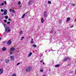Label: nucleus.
<instances>
[{
	"mask_svg": "<svg viewBox=\"0 0 76 76\" xmlns=\"http://www.w3.org/2000/svg\"><path fill=\"white\" fill-rule=\"evenodd\" d=\"M32 47L34 48L37 47V46L35 45H32Z\"/></svg>",
	"mask_w": 76,
	"mask_h": 76,
	"instance_id": "a878e982",
	"label": "nucleus"
},
{
	"mask_svg": "<svg viewBox=\"0 0 76 76\" xmlns=\"http://www.w3.org/2000/svg\"><path fill=\"white\" fill-rule=\"evenodd\" d=\"M72 6H75V4H72Z\"/></svg>",
	"mask_w": 76,
	"mask_h": 76,
	"instance_id": "e433bc0d",
	"label": "nucleus"
},
{
	"mask_svg": "<svg viewBox=\"0 0 76 76\" xmlns=\"http://www.w3.org/2000/svg\"><path fill=\"white\" fill-rule=\"evenodd\" d=\"M3 15V14H2V15Z\"/></svg>",
	"mask_w": 76,
	"mask_h": 76,
	"instance_id": "8fccbe9b",
	"label": "nucleus"
},
{
	"mask_svg": "<svg viewBox=\"0 0 76 76\" xmlns=\"http://www.w3.org/2000/svg\"><path fill=\"white\" fill-rule=\"evenodd\" d=\"M1 12H3L4 10H3V9H1Z\"/></svg>",
	"mask_w": 76,
	"mask_h": 76,
	"instance_id": "58836bf2",
	"label": "nucleus"
},
{
	"mask_svg": "<svg viewBox=\"0 0 76 76\" xmlns=\"http://www.w3.org/2000/svg\"><path fill=\"white\" fill-rule=\"evenodd\" d=\"M55 67H60V65L58 64V65H55Z\"/></svg>",
	"mask_w": 76,
	"mask_h": 76,
	"instance_id": "2eb2a0df",
	"label": "nucleus"
},
{
	"mask_svg": "<svg viewBox=\"0 0 76 76\" xmlns=\"http://www.w3.org/2000/svg\"><path fill=\"white\" fill-rule=\"evenodd\" d=\"M42 60H41L40 61V63H42Z\"/></svg>",
	"mask_w": 76,
	"mask_h": 76,
	"instance_id": "ea45409f",
	"label": "nucleus"
},
{
	"mask_svg": "<svg viewBox=\"0 0 76 76\" xmlns=\"http://www.w3.org/2000/svg\"><path fill=\"white\" fill-rule=\"evenodd\" d=\"M32 54V52H30L28 54V56H31Z\"/></svg>",
	"mask_w": 76,
	"mask_h": 76,
	"instance_id": "6ab92c4d",
	"label": "nucleus"
},
{
	"mask_svg": "<svg viewBox=\"0 0 76 76\" xmlns=\"http://www.w3.org/2000/svg\"><path fill=\"white\" fill-rule=\"evenodd\" d=\"M10 55H12V54H13V53H12V52H10Z\"/></svg>",
	"mask_w": 76,
	"mask_h": 76,
	"instance_id": "c85d7f7f",
	"label": "nucleus"
},
{
	"mask_svg": "<svg viewBox=\"0 0 76 76\" xmlns=\"http://www.w3.org/2000/svg\"><path fill=\"white\" fill-rule=\"evenodd\" d=\"M12 13H15L16 12L14 10H12Z\"/></svg>",
	"mask_w": 76,
	"mask_h": 76,
	"instance_id": "5701e85b",
	"label": "nucleus"
},
{
	"mask_svg": "<svg viewBox=\"0 0 76 76\" xmlns=\"http://www.w3.org/2000/svg\"><path fill=\"white\" fill-rule=\"evenodd\" d=\"M4 3L5 4H7V2H6V1H4Z\"/></svg>",
	"mask_w": 76,
	"mask_h": 76,
	"instance_id": "bb28decb",
	"label": "nucleus"
},
{
	"mask_svg": "<svg viewBox=\"0 0 76 76\" xmlns=\"http://www.w3.org/2000/svg\"><path fill=\"white\" fill-rule=\"evenodd\" d=\"M7 23L8 24H10V22H8Z\"/></svg>",
	"mask_w": 76,
	"mask_h": 76,
	"instance_id": "79ce46f5",
	"label": "nucleus"
},
{
	"mask_svg": "<svg viewBox=\"0 0 76 76\" xmlns=\"http://www.w3.org/2000/svg\"><path fill=\"white\" fill-rule=\"evenodd\" d=\"M5 32H4V34L5 35H6V33L8 32H10V30L9 27H7V28H5Z\"/></svg>",
	"mask_w": 76,
	"mask_h": 76,
	"instance_id": "f257e3e1",
	"label": "nucleus"
},
{
	"mask_svg": "<svg viewBox=\"0 0 76 76\" xmlns=\"http://www.w3.org/2000/svg\"><path fill=\"white\" fill-rule=\"evenodd\" d=\"M8 20L9 21H11V20L9 18L8 19Z\"/></svg>",
	"mask_w": 76,
	"mask_h": 76,
	"instance_id": "a19ab883",
	"label": "nucleus"
},
{
	"mask_svg": "<svg viewBox=\"0 0 76 76\" xmlns=\"http://www.w3.org/2000/svg\"><path fill=\"white\" fill-rule=\"evenodd\" d=\"M61 20H59V23H61Z\"/></svg>",
	"mask_w": 76,
	"mask_h": 76,
	"instance_id": "37998d69",
	"label": "nucleus"
},
{
	"mask_svg": "<svg viewBox=\"0 0 76 76\" xmlns=\"http://www.w3.org/2000/svg\"><path fill=\"white\" fill-rule=\"evenodd\" d=\"M4 4V3H2L0 4V6H3Z\"/></svg>",
	"mask_w": 76,
	"mask_h": 76,
	"instance_id": "f3484780",
	"label": "nucleus"
},
{
	"mask_svg": "<svg viewBox=\"0 0 76 76\" xmlns=\"http://www.w3.org/2000/svg\"><path fill=\"white\" fill-rule=\"evenodd\" d=\"M41 23H44V19L42 18L41 19Z\"/></svg>",
	"mask_w": 76,
	"mask_h": 76,
	"instance_id": "9d476101",
	"label": "nucleus"
},
{
	"mask_svg": "<svg viewBox=\"0 0 76 76\" xmlns=\"http://www.w3.org/2000/svg\"><path fill=\"white\" fill-rule=\"evenodd\" d=\"M31 44H33L34 43L33 39L32 38L31 39Z\"/></svg>",
	"mask_w": 76,
	"mask_h": 76,
	"instance_id": "dca6fc26",
	"label": "nucleus"
},
{
	"mask_svg": "<svg viewBox=\"0 0 76 76\" xmlns=\"http://www.w3.org/2000/svg\"><path fill=\"white\" fill-rule=\"evenodd\" d=\"M14 0V1H15V0Z\"/></svg>",
	"mask_w": 76,
	"mask_h": 76,
	"instance_id": "3c124183",
	"label": "nucleus"
},
{
	"mask_svg": "<svg viewBox=\"0 0 76 76\" xmlns=\"http://www.w3.org/2000/svg\"><path fill=\"white\" fill-rule=\"evenodd\" d=\"M32 69V67L31 66H28L26 68V71L27 72H29Z\"/></svg>",
	"mask_w": 76,
	"mask_h": 76,
	"instance_id": "f03ea898",
	"label": "nucleus"
},
{
	"mask_svg": "<svg viewBox=\"0 0 76 76\" xmlns=\"http://www.w3.org/2000/svg\"><path fill=\"white\" fill-rule=\"evenodd\" d=\"M3 69H0V74H2V73H3Z\"/></svg>",
	"mask_w": 76,
	"mask_h": 76,
	"instance_id": "423d86ee",
	"label": "nucleus"
},
{
	"mask_svg": "<svg viewBox=\"0 0 76 76\" xmlns=\"http://www.w3.org/2000/svg\"><path fill=\"white\" fill-rule=\"evenodd\" d=\"M4 27L5 28H6L8 27H7V25H6L5 24H4Z\"/></svg>",
	"mask_w": 76,
	"mask_h": 76,
	"instance_id": "f8f14e48",
	"label": "nucleus"
},
{
	"mask_svg": "<svg viewBox=\"0 0 76 76\" xmlns=\"http://www.w3.org/2000/svg\"><path fill=\"white\" fill-rule=\"evenodd\" d=\"M43 64H45V63L44 62L43 63Z\"/></svg>",
	"mask_w": 76,
	"mask_h": 76,
	"instance_id": "49530a36",
	"label": "nucleus"
},
{
	"mask_svg": "<svg viewBox=\"0 0 76 76\" xmlns=\"http://www.w3.org/2000/svg\"><path fill=\"white\" fill-rule=\"evenodd\" d=\"M44 15L45 18H46V17H47V12H46L45 11L44 12Z\"/></svg>",
	"mask_w": 76,
	"mask_h": 76,
	"instance_id": "39448f33",
	"label": "nucleus"
},
{
	"mask_svg": "<svg viewBox=\"0 0 76 76\" xmlns=\"http://www.w3.org/2000/svg\"><path fill=\"white\" fill-rule=\"evenodd\" d=\"M25 13L23 14L22 17V18H24V17H25Z\"/></svg>",
	"mask_w": 76,
	"mask_h": 76,
	"instance_id": "a211bd4d",
	"label": "nucleus"
},
{
	"mask_svg": "<svg viewBox=\"0 0 76 76\" xmlns=\"http://www.w3.org/2000/svg\"><path fill=\"white\" fill-rule=\"evenodd\" d=\"M48 4H51V2L50 1H48Z\"/></svg>",
	"mask_w": 76,
	"mask_h": 76,
	"instance_id": "4be33fe9",
	"label": "nucleus"
},
{
	"mask_svg": "<svg viewBox=\"0 0 76 76\" xmlns=\"http://www.w3.org/2000/svg\"><path fill=\"white\" fill-rule=\"evenodd\" d=\"M75 75H76V70L75 71Z\"/></svg>",
	"mask_w": 76,
	"mask_h": 76,
	"instance_id": "c03bdc74",
	"label": "nucleus"
},
{
	"mask_svg": "<svg viewBox=\"0 0 76 76\" xmlns=\"http://www.w3.org/2000/svg\"><path fill=\"white\" fill-rule=\"evenodd\" d=\"M4 15H7V12H4Z\"/></svg>",
	"mask_w": 76,
	"mask_h": 76,
	"instance_id": "393cba45",
	"label": "nucleus"
},
{
	"mask_svg": "<svg viewBox=\"0 0 76 76\" xmlns=\"http://www.w3.org/2000/svg\"><path fill=\"white\" fill-rule=\"evenodd\" d=\"M7 12V10H4V12Z\"/></svg>",
	"mask_w": 76,
	"mask_h": 76,
	"instance_id": "c9c22d12",
	"label": "nucleus"
},
{
	"mask_svg": "<svg viewBox=\"0 0 76 76\" xmlns=\"http://www.w3.org/2000/svg\"><path fill=\"white\" fill-rule=\"evenodd\" d=\"M0 39H1V38H0Z\"/></svg>",
	"mask_w": 76,
	"mask_h": 76,
	"instance_id": "de8ad7c7",
	"label": "nucleus"
},
{
	"mask_svg": "<svg viewBox=\"0 0 76 76\" xmlns=\"http://www.w3.org/2000/svg\"><path fill=\"white\" fill-rule=\"evenodd\" d=\"M70 20V18H69V17L66 20V21L67 22H68V21H69V20Z\"/></svg>",
	"mask_w": 76,
	"mask_h": 76,
	"instance_id": "ddd939ff",
	"label": "nucleus"
},
{
	"mask_svg": "<svg viewBox=\"0 0 76 76\" xmlns=\"http://www.w3.org/2000/svg\"><path fill=\"white\" fill-rule=\"evenodd\" d=\"M4 22L5 23H6V22H7V20H4Z\"/></svg>",
	"mask_w": 76,
	"mask_h": 76,
	"instance_id": "72a5a7b5",
	"label": "nucleus"
},
{
	"mask_svg": "<svg viewBox=\"0 0 76 76\" xmlns=\"http://www.w3.org/2000/svg\"><path fill=\"white\" fill-rule=\"evenodd\" d=\"M14 57V56H10V59H11V60H14V58H13Z\"/></svg>",
	"mask_w": 76,
	"mask_h": 76,
	"instance_id": "1a4fd4ad",
	"label": "nucleus"
},
{
	"mask_svg": "<svg viewBox=\"0 0 76 76\" xmlns=\"http://www.w3.org/2000/svg\"><path fill=\"white\" fill-rule=\"evenodd\" d=\"M34 1L32 0V1H29L28 2V6H29V5H31L33 3H34Z\"/></svg>",
	"mask_w": 76,
	"mask_h": 76,
	"instance_id": "7ed1b4c3",
	"label": "nucleus"
},
{
	"mask_svg": "<svg viewBox=\"0 0 76 76\" xmlns=\"http://www.w3.org/2000/svg\"><path fill=\"white\" fill-rule=\"evenodd\" d=\"M19 64H20V63L19 62L17 64V66H18V65H19Z\"/></svg>",
	"mask_w": 76,
	"mask_h": 76,
	"instance_id": "473e14b6",
	"label": "nucleus"
},
{
	"mask_svg": "<svg viewBox=\"0 0 76 76\" xmlns=\"http://www.w3.org/2000/svg\"><path fill=\"white\" fill-rule=\"evenodd\" d=\"M73 26H71V28H73Z\"/></svg>",
	"mask_w": 76,
	"mask_h": 76,
	"instance_id": "a18cd8bd",
	"label": "nucleus"
},
{
	"mask_svg": "<svg viewBox=\"0 0 76 76\" xmlns=\"http://www.w3.org/2000/svg\"><path fill=\"white\" fill-rule=\"evenodd\" d=\"M10 61L9 60H5V63H9Z\"/></svg>",
	"mask_w": 76,
	"mask_h": 76,
	"instance_id": "9b49d317",
	"label": "nucleus"
},
{
	"mask_svg": "<svg viewBox=\"0 0 76 76\" xmlns=\"http://www.w3.org/2000/svg\"><path fill=\"white\" fill-rule=\"evenodd\" d=\"M23 38H24V37H22L21 38V39H20V40H22V39H23Z\"/></svg>",
	"mask_w": 76,
	"mask_h": 76,
	"instance_id": "2f4dec72",
	"label": "nucleus"
},
{
	"mask_svg": "<svg viewBox=\"0 0 76 76\" xmlns=\"http://www.w3.org/2000/svg\"><path fill=\"white\" fill-rule=\"evenodd\" d=\"M20 4H21V2L20 1H19L18 2V5H20Z\"/></svg>",
	"mask_w": 76,
	"mask_h": 76,
	"instance_id": "aec40b11",
	"label": "nucleus"
},
{
	"mask_svg": "<svg viewBox=\"0 0 76 76\" xmlns=\"http://www.w3.org/2000/svg\"><path fill=\"white\" fill-rule=\"evenodd\" d=\"M5 18V19H7V18H9V17L7 16H6Z\"/></svg>",
	"mask_w": 76,
	"mask_h": 76,
	"instance_id": "c756f323",
	"label": "nucleus"
},
{
	"mask_svg": "<svg viewBox=\"0 0 76 76\" xmlns=\"http://www.w3.org/2000/svg\"><path fill=\"white\" fill-rule=\"evenodd\" d=\"M6 50V48L5 47H4L2 49V51H5Z\"/></svg>",
	"mask_w": 76,
	"mask_h": 76,
	"instance_id": "6e6552de",
	"label": "nucleus"
},
{
	"mask_svg": "<svg viewBox=\"0 0 76 76\" xmlns=\"http://www.w3.org/2000/svg\"><path fill=\"white\" fill-rule=\"evenodd\" d=\"M52 51H55V50H52Z\"/></svg>",
	"mask_w": 76,
	"mask_h": 76,
	"instance_id": "09e8293b",
	"label": "nucleus"
},
{
	"mask_svg": "<svg viewBox=\"0 0 76 76\" xmlns=\"http://www.w3.org/2000/svg\"><path fill=\"white\" fill-rule=\"evenodd\" d=\"M11 51H14V50H15V48H10Z\"/></svg>",
	"mask_w": 76,
	"mask_h": 76,
	"instance_id": "0eeeda50",
	"label": "nucleus"
},
{
	"mask_svg": "<svg viewBox=\"0 0 76 76\" xmlns=\"http://www.w3.org/2000/svg\"><path fill=\"white\" fill-rule=\"evenodd\" d=\"M12 10H13L11 9L10 10V12H12Z\"/></svg>",
	"mask_w": 76,
	"mask_h": 76,
	"instance_id": "cd10ccee",
	"label": "nucleus"
},
{
	"mask_svg": "<svg viewBox=\"0 0 76 76\" xmlns=\"http://www.w3.org/2000/svg\"><path fill=\"white\" fill-rule=\"evenodd\" d=\"M20 34H23V31H20Z\"/></svg>",
	"mask_w": 76,
	"mask_h": 76,
	"instance_id": "b1692460",
	"label": "nucleus"
},
{
	"mask_svg": "<svg viewBox=\"0 0 76 76\" xmlns=\"http://www.w3.org/2000/svg\"><path fill=\"white\" fill-rule=\"evenodd\" d=\"M12 76H16V74H14L12 75Z\"/></svg>",
	"mask_w": 76,
	"mask_h": 76,
	"instance_id": "f704fd0d",
	"label": "nucleus"
},
{
	"mask_svg": "<svg viewBox=\"0 0 76 76\" xmlns=\"http://www.w3.org/2000/svg\"><path fill=\"white\" fill-rule=\"evenodd\" d=\"M50 32L51 34H52V33H53V30H51L50 31Z\"/></svg>",
	"mask_w": 76,
	"mask_h": 76,
	"instance_id": "7c9ffc66",
	"label": "nucleus"
},
{
	"mask_svg": "<svg viewBox=\"0 0 76 76\" xmlns=\"http://www.w3.org/2000/svg\"><path fill=\"white\" fill-rule=\"evenodd\" d=\"M67 58H68V59H69V60H70V59L71 58H69V57H68Z\"/></svg>",
	"mask_w": 76,
	"mask_h": 76,
	"instance_id": "4c0bfd02",
	"label": "nucleus"
},
{
	"mask_svg": "<svg viewBox=\"0 0 76 76\" xmlns=\"http://www.w3.org/2000/svg\"><path fill=\"white\" fill-rule=\"evenodd\" d=\"M67 59H68V58H67V57H66L64 59V61H66V60H67Z\"/></svg>",
	"mask_w": 76,
	"mask_h": 76,
	"instance_id": "412c9836",
	"label": "nucleus"
},
{
	"mask_svg": "<svg viewBox=\"0 0 76 76\" xmlns=\"http://www.w3.org/2000/svg\"><path fill=\"white\" fill-rule=\"evenodd\" d=\"M43 70H44V69H40V72L41 73H42V72H43Z\"/></svg>",
	"mask_w": 76,
	"mask_h": 76,
	"instance_id": "4468645a",
	"label": "nucleus"
},
{
	"mask_svg": "<svg viewBox=\"0 0 76 76\" xmlns=\"http://www.w3.org/2000/svg\"><path fill=\"white\" fill-rule=\"evenodd\" d=\"M11 43H12L11 40H9L8 42H7V45H10L11 44Z\"/></svg>",
	"mask_w": 76,
	"mask_h": 76,
	"instance_id": "20e7f679",
	"label": "nucleus"
}]
</instances>
